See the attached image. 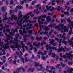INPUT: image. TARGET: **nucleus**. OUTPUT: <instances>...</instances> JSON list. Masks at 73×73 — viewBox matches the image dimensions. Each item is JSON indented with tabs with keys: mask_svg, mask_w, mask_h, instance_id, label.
I'll return each mask as SVG.
<instances>
[{
	"mask_svg": "<svg viewBox=\"0 0 73 73\" xmlns=\"http://www.w3.org/2000/svg\"><path fill=\"white\" fill-rule=\"evenodd\" d=\"M65 35H66V34L65 33H64L62 35V34H59V36L60 38H63L62 39V43L63 44H64L65 45H66L68 43V42L66 41H65V40H66L67 38H66V37L65 36Z\"/></svg>",
	"mask_w": 73,
	"mask_h": 73,
	"instance_id": "obj_1",
	"label": "nucleus"
},
{
	"mask_svg": "<svg viewBox=\"0 0 73 73\" xmlns=\"http://www.w3.org/2000/svg\"><path fill=\"white\" fill-rule=\"evenodd\" d=\"M50 48L51 49H53V51H54V50H57V52H62V50L64 49V48H63L62 46H61V48L59 47V49H56V48H55L54 46L51 47Z\"/></svg>",
	"mask_w": 73,
	"mask_h": 73,
	"instance_id": "obj_2",
	"label": "nucleus"
},
{
	"mask_svg": "<svg viewBox=\"0 0 73 73\" xmlns=\"http://www.w3.org/2000/svg\"><path fill=\"white\" fill-rule=\"evenodd\" d=\"M16 73H20V70H21V69H22L23 72H25V69H24V68H22V66H21L19 68H16Z\"/></svg>",
	"mask_w": 73,
	"mask_h": 73,
	"instance_id": "obj_3",
	"label": "nucleus"
},
{
	"mask_svg": "<svg viewBox=\"0 0 73 73\" xmlns=\"http://www.w3.org/2000/svg\"><path fill=\"white\" fill-rule=\"evenodd\" d=\"M49 45H50V44H47L46 46L45 47L46 48V50H49V49H50V52H52V50H53V49H51V47H52L51 46H49Z\"/></svg>",
	"mask_w": 73,
	"mask_h": 73,
	"instance_id": "obj_4",
	"label": "nucleus"
},
{
	"mask_svg": "<svg viewBox=\"0 0 73 73\" xmlns=\"http://www.w3.org/2000/svg\"><path fill=\"white\" fill-rule=\"evenodd\" d=\"M66 70L68 73H72L73 71V69L72 68H71L70 69L69 68H68L66 69Z\"/></svg>",
	"mask_w": 73,
	"mask_h": 73,
	"instance_id": "obj_5",
	"label": "nucleus"
},
{
	"mask_svg": "<svg viewBox=\"0 0 73 73\" xmlns=\"http://www.w3.org/2000/svg\"><path fill=\"white\" fill-rule=\"evenodd\" d=\"M27 33H28L30 34V35H28V36H29V37H31V35H32V33H33V31L30 30H27ZM30 35H31L30 36Z\"/></svg>",
	"mask_w": 73,
	"mask_h": 73,
	"instance_id": "obj_6",
	"label": "nucleus"
},
{
	"mask_svg": "<svg viewBox=\"0 0 73 73\" xmlns=\"http://www.w3.org/2000/svg\"><path fill=\"white\" fill-rule=\"evenodd\" d=\"M33 45H35V46L36 47H39L38 45H40V42H38L37 44H36V42H34L33 43Z\"/></svg>",
	"mask_w": 73,
	"mask_h": 73,
	"instance_id": "obj_7",
	"label": "nucleus"
},
{
	"mask_svg": "<svg viewBox=\"0 0 73 73\" xmlns=\"http://www.w3.org/2000/svg\"><path fill=\"white\" fill-rule=\"evenodd\" d=\"M49 27H49V25L48 26H47L46 25L44 26V31H49V30H50V28H49Z\"/></svg>",
	"mask_w": 73,
	"mask_h": 73,
	"instance_id": "obj_8",
	"label": "nucleus"
},
{
	"mask_svg": "<svg viewBox=\"0 0 73 73\" xmlns=\"http://www.w3.org/2000/svg\"><path fill=\"white\" fill-rule=\"evenodd\" d=\"M15 44H16L15 47L16 48H18V47H21V46L18 44V41L17 42H15Z\"/></svg>",
	"mask_w": 73,
	"mask_h": 73,
	"instance_id": "obj_9",
	"label": "nucleus"
},
{
	"mask_svg": "<svg viewBox=\"0 0 73 73\" xmlns=\"http://www.w3.org/2000/svg\"><path fill=\"white\" fill-rule=\"evenodd\" d=\"M56 24H53L52 25H49V27H51L52 29V28H54V27H56Z\"/></svg>",
	"mask_w": 73,
	"mask_h": 73,
	"instance_id": "obj_10",
	"label": "nucleus"
},
{
	"mask_svg": "<svg viewBox=\"0 0 73 73\" xmlns=\"http://www.w3.org/2000/svg\"><path fill=\"white\" fill-rule=\"evenodd\" d=\"M17 59V55H15V60L14 62V63L15 65H17V64H16V60Z\"/></svg>",
	"mask_w": 73,
	"mask_h": 73,
	"instance_id": "obj_11",
	"label": "nucleus"
},
{
	"mask_svg": "<svg viewBox=\"0 0 73 73\" xmlns=\"http://www.w3.org/2000/svg\"><path fill=\"white\" fill-rule=\"evenodd\" d=\"M46 15H43L42 16V18L41 19V21H42V22H43V21H44L45 20V19H43V18H46Z\"/></svg>",
	"mask_w": 73,
	"mask_h": 73,
	"instance_id": "obj_12",
	"label": "nucleus"
},
{
	"mask_svg": "<svg viewBox=\"0 0 73 73\" xmlns=\"http://www.w3.org/2000/svg\"><path fill=\"white\" fill-rule=\"evenodd\" d=\"M36 38L38 41H40V40H42V37L41 36H40L39 38L38 36H36Z\"/></svg>",
	"mask_w": 73,
	"mask_h": 73,
	"instance_id": "obj_13",
	"label": "nucleus"
},
{
	"mask_svg": "<svg viewBox=\"0 0 73 73\" xmlns=\"http://www.w3.org/2000/svg\"><path fill=\"white\" fill-rule=\"evenodd\" d=\"M27 43L28 44H27V45H29L30 46H31V48H33V46L32 45V42H30V41H28Z\"/></svg>",
	"mask_w": 73,
	"mask_h": 73,
	"instance_id": "obj_14",
	"label": "nucleus"
},
{
	"mask_svg": "<svg viewBox=\"0 0 73 73\" xmlns=\"http://www.w3.org/2000/svg\"><path fill=\"white\" fill-rule=\"evenodd\" d=\"M19 57L20 58L21 61H23V62H24V58L23 57V56H21V55H20Z\"/></svg>",
	"mask_w": 73,
	"mask_h": 73,
	"instance_id": "obj_15",
	"label": "nucleus"
},
{
	"mask_svg": "<svg viewBox=\"0 0 73 73\" xmlns=\"http://www.w3.org/2000/svg\"><path fill=\"white\" fill-rule=\"evenodd\" d=\"M28 16V15L27 14L25 15L23 17V19H29V16Z\"/></svg>",
	"mask_w": 73,
	"mask_h": 73,
	"instance_id": "obj_16",
	"label": "nucleus"
},
{
	"mask_svg": "<svg viewBox=\"0 0 73 73\" xmlns=\"http://www.w3.org/2000/svg\"><path fill=\"white\" fill-rule=\"evenodd\" d=\"M68 28L66 26H65V28H64V32H68Z\"/></svg>",
	"mask_w": 73,
	"mask_h": 73,
	"instance_id": "obj_17",
	"label": "nucleus"
},
{
	"mask_svg": "<svg viewBox=\"0 0 73 73\" xmlns=\"http://www.w3.org/2000/svg\"><path fill=\"white\" fill-rule=\"evenodd\" d=\"M19 14L18 15V16L19 17H21L22 16H23V15L22 14H21V11H19Z\"/></svg>",
	"mask_w": 73,
	"mask_h": 73,
	"instance_id": "obj_18",
	"label": "nucleus"
},
{
	"mask_svg": "<svg viewBox=\"0 0 73 73\" xmlns=\"http://www.w3.org/2000/svg\"><path fill=\"white\" fill-rule=\"evenodd\" d=\"M73 53V52L71 51H70V52H69V57H71V58L72 57L73 55V54H71V53Z\"/></svg>",
	"mask_w": 73,
	"mask_h": 73,
	"instance_id": "obj_19",
	"label": "nucleus"
},
{
	"mask_svg": "<svg viewBox=\"0 0 73 73\" xmlns=\"http://www.w3.org/2000/svg\"><path fill=\"white\" fill-rule=\"evenodd\" d=\"M39 6H41V4H38V5H36V10L37 11H38V8H39Z\"/></svg>",
	"mask_w": 73,
	"mask_h": 73,
	"instance_id": "obj_20",
	"label": "nucleus"
},
{
	"mask_svg": "<svg viewBox=\"0 0 73 73\" xmlns=\"http://www.w3.org/2000/svg\"><path fill=\"white\" fill-rule=\"evenodd\" d=\"M49 68H51V70H56V68L53 66H49Z\"/></svg>",
	"mask_w": 73,
	"mask_h": 73,
	"instance_id": "obj_21",
	"label": "nucleus"
},
{
	"mask_svg": "<svg viewBox=\"0 0 73 73\" xmlns=\"http://www.w3.org/2000/svg\"><path fill=\"white\" fill-rule=\"evenodd\" d=\"M60 6H59L58 7V8L57 9L58 11L59 12V11H60V10L62 9V7H60Z\"/></svg>",
	"mask_w": 73,
	"mask_h": 73,
	"instance_id": "obj_22",
	"label": "nucleus"
},
{
	"mask_svg": "<svg viewBox=\"0 0 73 73\" xmlns=\"http://www.w3.org/2000/svg\"><path fill=\"white\" fill-rule=\"evenodd\" d=\"M3 47H5V49H7L9 48V46L8 45H7L6 44H4L3 45Z\"/></svg>",
	"mask_w": 73,
	"mask_h": 73,
	"instance_id": "obj_23",
	"label": "nucleus"
},
{
	"mask_svg": "<svg viewBox=\"0 0 73 73\" xmlns=\"http://www.w3.org/2000/svg\"><path fill=\"white\" fill-rule=\"evenodd\" d=\"M60 65L61 66H62V68H64V67L66 66V64H63L62 63H61Z\"/></svg>",
	"mask_w": 73,
	"mask_h": 73,
	"instance_id": "obj_24",
	"label": "nucleus"
},
{
	"mask_svg": "<svg viewBox=\"0 0 73 73\" xmlns=\"http://www.w3.org/2000/svg\"><path fill=\"white\" fill-rule=\"evenodd\" d=\"M64 22V24H66V21H65V19L61 20V23H63Z\"/></svg>",
	"mask_w": 73,
	"mask_h": 73,
	"instance_id": "obj_25",
	"label": "nucleus"
},
{
	"mask_svg": "<svg viewBox=\"0 0 73 73\" xmlns=\"http://www.w3.org/2000/svg\"><path fill=\"white\" fill-rule=\"evenodd\" d=\"M5 8L4 7H2V9L3 13H4L5 12Z\"/></svg>",
	"mask_w": 73,
	"mask_h": 73,
	"instance_id": "obj_26",
	"label": "nucleus"
},
{
	"mask_svg": "<svg viewBox=\"0 0 73 73\" xmlns=\"http://www.w3.org/2000/svg\"><path fill=\"white\" fill-rule=\"evenodd\" d=\"M56 28H57L59 31H61V28L60 27L58 26L56 27Z\"/></svg>",
	"mask_w": 73,
	"mask_h": 73,
	"instance_id": "obj_27",
	"label": "nucleus"
},
{
	"mask_svg": "<svg viewBox=\"0 0 73 73\" xmlns=\"http://www.w3.org/2000/svg\"><path fill=\"white\" fill-rule=\"evenodd\" d=\"M39 66V64L38 63L36 62H35V67H37V66Z\"/></svg>",
	"mask_w": 73,
	"mask_h": 73,
	"instance_id": "obj_28",
	"label": "nucleus"
},
{
	"mask_svg": "<svg viewBox=\"0 0 73 73\" xmlns=\"http://www.w3.org/2000/svg\"><path fill=\"white\" fill-rule=\"evenodd\" d=\"M25 61H26L27 62H28L29 60L28 59V57L26 56H25Z\"/></svg>",
	"mask_w": 73,
	"mask_h": 73,
	"instance_id": "obj_29",
	"label": "nucleus"
},
{
	"mask_svg": "<svg viewBox=\"0 0 73 73\" xmlns=\"http://www.w3.org/2000/svg\"><path fill=\"white\" fill-rule=\"evenodd\" d=\"M59 26H60V27H63L64 26V23L63 24H59Z\"/></svg>",
	"mask_w": 73,
	"mask_h": 73,
	"instance_id": "obj_30",
	"label": "nucleus"
},
{
	"mask_svg": "<svg viewBox=\"0 0 73 73\" xmlns=\"http://www.w3.org/2000/svg\"><path fill=\"white\" fill-rule=\"evenodd\" d=\"M9 42L10 44H11L12 43H13V44H15V42L13 41V40H10L9 41Z\"/></svg>",
	"mask_w": 73,
	"mask_h": 73,
	"instance_id": "obj_31",
	"label": "nucleus"
},
{
	"mask_svg": "<svg viewBox=\"0 0 73 73\" xmlns=\"http://www.w3.org/2000/svg\"><path fill=\"white\" fill-rule=\"evenodd\" d=\"M54 41V39H52L50 40V42H49V43L50 44H52V43H53Z\"/></svg>",
	"mask_w": 73,
	"mask_h": 73,
	"instance_id": "obj_32",
	"label": "nucleus"
},
{
	"mask_svg": "<svg viewBox=\"0 0 73 73\" xmlns=\"http://www.w3.org/2000/svg\"><path fill=\"white\" fill-rule=\"evenodd\" d=\"M68 42H69V44L70 45H71L72 44H73V41H71V42L69 40H68Z\"/></svg>",
	"mask_w": 73,
	"mask_h": 73,
	"instance_id": "obj_33",
	"label": "nucleus"
},
{
	"mask_svg": "<svg viewBox=\"0 0 73 73\" xmlns=\"http://www.w3.org/2000/svg\"><path fill=\"white\" fill-rule=\"evenodd\" d=\"M15 15H14L13 14H12L11 15V20H13V18L14 17H15Z\"/></svg>",
	"mask_w": 73,
	"mask_h": 73,
	"instance_id": "obj_34",
	"label": "nucleus"
},
{
	"mask_svg": "<svg viewBox=\"0 0 73 73\" xmlns=\"http://www.w3.org/2000/svg\"><path fill=\"white\" fill-rule=\"evenodd\" d=\"M56 54L54 53H52V57L53 58H54L55 57V56H56Z\"/></svg>",
	"mask_w": 73,
	"mask_h": 73,
	"instance_id": "obj_35",
	"label": "nucleus"
},
{
	"mask_svg": "<svg viewBox=\"0 0 73 73\" xmlns=\"http://www.w3.org/2000/svg\"><path fill=\"white\" fill-rule=\"evenodd\" d=\"M23 33L24 34H26L27 33V31H25V29H23Z\"/></svg>",
	"mask_w": 73,
	"mask_h": 73,
	"instance_id": "obj_36",
	"label": "nucleus"
},
{
	"mask_svg": "<svg viewBox=\"0 0 73 73\" xmlns=\"http://www.w3.org/2000/svg\"><path fill=\"white\" fill-rule=\"evenodd\" d=\"M7 20H8V18H7V17H5L3 19V21H5Z\"/></svg>",
	"mask_w": 73,
	"mask_h": 73,
	"instance_id": "obj_37",
	"label": "nucleus"
},
{
	"mask_svg": "<svg viewBox=\"0 0 73 73\" xmlns=\"http://www.w3.org/2000/svg\"><path fill=\"white\" fill-rule=\"evenodd\" d=\"M61 42H62V40L60 39V41L59 42V46H61Z\"/></svg>",
	"mask_w": 73,
	"mask_h": 73,
	"instance_id": "obj_38",
	"label": "nucleus"
},
{
	"mask_svg": "<svg viewBox=\"0 0 73 73\" xmlns=\"http://www.w3.org/2000/svg\"><path fill=\"white\" fill-rule=\"evenodd\" d=\"M64 13V15H69V12L68 11H64L63 12Z\"/></svg>",
	"mask_w": 73,
	"mask_h": 73,
	"instance_id": "obj_39",
	"label": "nucleus"
},
{
	"mask_svg": "<svg viewBox=\"0 0 73 73\" xmlns=\"http://www.w3.org/2000/svg\"><path fill=\"white\" fill-rule=\"evenodd\" d=\"M8 40H9V38H6V39H4V40L5 42H8Z\"/></svg>",
	"mask_w": 73,
	"mask_h": 73,
	"instance_id": "obj_40",
	"label": "nucleus"
},
{
	"mask_svg": "<svg viewBox=\"0 0 73 73\" xmlns=\"http://www.w3.org/2000/svg\"><path fill=\"white\" fill-rule=\"evenodd\" d=\"M60 66V64H58L56 66V68H58Z\"/></svg>",
	"mask_w": 73,
	"mask_h": 73,
	"instance_id": "obj_41",
	"label": "nucleus"
},
{
	"mask_svg": "<svg viewBox=\"0 0 73 73\" xmlns=\"http://www.w3.org/2000/svg\"><path fill=\"white\" fill-rule=\"evenodd\" d=\"M68 65H73V62H68Z\"/></svg>",
	"mask_w": 73,
	"mask_h": 73,
	"instance_id": "obj_42",
	"label": "nucleus"
},
{
	"mask_svg": "<svg viewBox=\"0 0 73 73\" xmlns=\"http://www.w3.org/2000/svg\"><path fill=\"white\" fill-rule=\"evenodd\" d=\"M19 36H20L19 35V34H18L17 35H15V38H18V37H19Z\"/></svg>",
	"mask_w": 73,
	"mask_h": 73,
	"instance_id": "obj_43",
	"label": "nucleus"
},
{
	"mask_svg": "<svg viewBox=\"0 0 73 73\" xmlns=\"http://www.w3.org/2000/svg\"><path fill=\"white\" fill-rule=\"evenodd\" d=\"M33 49L34 50V52L35 53H36L37 52V49L36 48H33Z\"/></svg>",
	"mask_w": 73,
	"mask_h": 73,
	"instance_id": "obj_44",
	"label": "nucleus"
},
{
	"mask_svg": "<svg viewBox=\"0 0 73 73\" xmlns=\"http://www.w3.org/2000/svg\"><path fill=\"white\" fill-rule=\"evenodd\" d=\"M72 30H70L68 33L69 35H72Z\"/></svg>",
	"mask_w": 73,
	"mask_h": 73,
	"instance_id": "obj_45",
	"label": "nucleus"
},
{
	"mask_svg": "<svg viewBox=\"0 0 73 73\" xmlns=\"http://www.w3.org/2000/svg\"><path fill=\"white\" fill-rule=\"evenodd\" d=\"M24 1H21V4L22 5H24Z\"/></svg>",
	"mask_w": 73,
	"mask_h": 73,
	"instance_id": "obj_46",
	"label": "nucleus"
},
{
	"mask_svg": "<svg viewBox=\"0 0 73 73\" xmlns=\"http://www.w3.org/2000/svg\"><path fill=\"white\" fill-rule=\"evenodd\" d=\"M18 25H19V26H20V27H21V28H23L22 27V23H18Z\"/></svg>",
	"mask_w": 73,
	"mask_h": 73,
	"instance_id": "obj_47",
	"label": "nucleus"
},
{
	"mask_svg": "<svg viewBox=\"0 0 73 73\" xmlns=\"http://www.w3.org/2000/svg\"><path fill=\"white\" fill-rule=\"evenodd\" d=\"M42 59H43V60H45V59H46V57L44 56V55H43L42 57Z\"/></svg>",
	"mask_w": 73,
	"mask_h": 73,
	"instance_id": "obj_48",
	"label": "nucleus"
},
{
	"mask_svg": "<svg viewBox=\"0 0 73 73\" xmlns=\"http://www.w3.org/2000/svg\"><path fill=\"white\" fill-rule=\"evenodd\" d=\"M42 59H43V60H45V59H46V57L44 56V55H43L42 57Z\"/></svg>",
	"mask_w": 73,
	"mask_h": 73,
	"instance_id": "obj_49",
	"label": "nucleus"
},
{
	"mask_svg": "<svg viewBox=\"0 0 73 73\" xmlns=\"http://www.w3.org/2000/svg\"><path fill=\"white\" fill-rule=\"evenodd\" d=\"M13 0H11L10 2V4L11 5H12L13 4Z\"/></svg>",
	"mask_w": 73,
	"mask_h": 73,
	"instance_id": "obj_50",
	"label": "nucleus"
},
{
	"mask_svg": "<svg viewBox=\"0 0 73 73\" xmlns=\"http://www.w3.org/2000/svg\"><path fill=\"white\" fill-rule=\"evenodd\" d=\"M55 40L58 41V42L60 41V40H59V39L58 38H55Z\"/></svg>",
	"mask_w": 73,
	"mask_h": 73,
	"instance_id": "obj_51",
	"label": "nucleus"
},
{
	"mask_svg": "<svg viewBox=\"0 0 73 73\" xmlns=\"http://www.w3.org/2000/svg\"><path fill=\"white\" fill-rule=\"evenodd\" d=\"M16 7L17 9H21V7H20V6H16Z\"/></svg>",
	"mask_w": 73,
	"mask_h": 73,
	"instance_id": "obj_52",
	"label": "nucleus"
},
{
	"mask_svg": "<svg viewBox=\"0 0 73 73\" xmlns=\"http://www.w3.org/2000/svg\"><path fill=\"white\" fill-rule=\"evenodd\" d=\"M31 71V68H29L27 70V72L29 73Z\"/></svg>",
	"mask_w": 73,
	"mask_h": 73,
	"instance_id": "obj_53",
	"label": "nucleus"
},
{
	"mask_svg": "<svg viewBox=\"0 0 73 73\" xmlns=\"http://www.w3.org/2000/svg\"><path fill=\"white\" fill-rule=\"evenodd\" d=\"M31 70L32 72H33L35 70V69L34 68H33L32 69L31 68Z\"/></svg>",
	"mask_w": 73,
	"mask_h": 73,
	"instance_id": "obj_54",
	"label": "nucleus"
},
{
	"mask_svg": "<svg viewBox=\"0 0 73 73\" xmlns=\"http://www.w3.org/2000/svg\"><path fill=\"white\" fill-rule=\"evenodd\" d=\"M42 15L40 16H38L37 18H38V19H41L42 18Z\"/></svg>",
	"mask_w": 73,
	"mask_h": 73,
	"instance_id": "obj_55",
	"label": "nucleus"
},
{
	"mask_svg": "<svg viewBox=\"0 0 73 73\" xmlns=\"http://www.w3.org/2000/svg\"><path fill=\"white\" fill-rule=\"evenodd\" d=\"M46 21L47 22H49V21H51V18L48 19H47Z\"/></svg>",
	"mask_w": 73,
	"mask_h": 73,
	"instance_id": "obj_56",
	"label": "nucleus"
},
{
	"mask_svg": "<svg viewBox=\"0 0 73 73\" xmlns=\"http://www.w3.org/2000/svg\"><path fill=\"white\" fill-rule=\"evenodd\" d=\"M11 31V30L9 29H6V31L8 32V33H9V32H10V31Z\"/></svg>",
	"mask_w": 73,
	"mask_h": 73,
	"instance_id": "obj_57",
	"label": "nucleus"
},
{
	"mask_svg": "<svg viewBox=\"0 0 73 73\" xmlns=\"http://www.w3.org/2000/svg\"><path fill=\"white\" fill-rule=\"evenodd\" d=\"M63 58H67V56H66V55L64 54L63 55Z\"/></svg>",
	"mask_w": 73,
	"mask_h": 73,
	"instance_id": "obj_58",
	"label": "nucleus"
},
{
	"mask_svg": "<svg viewBox=\"0 0 73 73\" xmlns=\"http://www.w3.org/2000/svg\"><path fill=\"white\" fill-rule=\"evenodd\" d=\"M58 58H59L58 57V56H57L56 57V61H58Z\"/></svg>",
	"mask_w": 73,
	"mask_h": 73,
	"instance_id": "obj_59",
	"label": "nucleus"
},
{
	"mask_svg": "<svg viewBox=\"0 0 73 73\" xmlns=\"http://www.w3.org/2000/svg\"><path fill=\"white\" fill-rule=\"evenodd\" d=\"M17 40V38H14V40L15 41H19V40Z\"/></svg>",
	"mask_w": 73,
	"mask_h": 73,
	"instance_id": "obj_60",
	"label": "nucleus"
},
{
	"mask_svg": "<svg viewBox=\"0 0 73 73\" xmlns=\"http://www.w3.org/2000/svg\"><path fill=\"white\" fill-rule=\"evenodd\" d=\"M32 59L35 58V55L33 54H32Z\"/></svg>",
	"mask_w": 73,
	"mask_h": 73,
	"instance_id": "obj_61",
	"label": "nucleus"
},
{
	"mask_svg": "<svg viewBox=\"0 0 73 73\" xmlns=\"http://www.w3.org/2000/svg\"><path fill=\"white\" fill-rule=\"evenodd\" d=\"M43 55H46V51H45L44 52V53L43 54Z\"/></svg>",
	"mask_w": 73,
	"mask_h": 73,
	"instance_id": "obj_62",
	"label": "nucleus"
},
{
	"mask_svg": "<svg viewBox=\"0 0 73 73\" xmlns=\"http://www.w3.org/2000/svg\"><path fill=\"white\" fill-rule=\"evenodd\" d=\"M50 12H53V7H52V9H50Z\"/></svg>",
	"mask_w": 73,
	"mask_h": 73,
	"instance_id": "obj_63",
	"label": "nucleus"
},
{
	"mask_svg": "<svg viewBox=\"0 0 73 73\" xmlns=\"http://www.w3.org/2000/svg\"><path fill=\"white\" fill-rule=\"evenodd\" d=\"M33 62V60H29V62H31V63H32Z\"/></svg>",
	"mask_w": 73,
	"mask_h": 73,
	"instance_id": "obj_64",
	"label": "nucleus"
}]
</instances>
